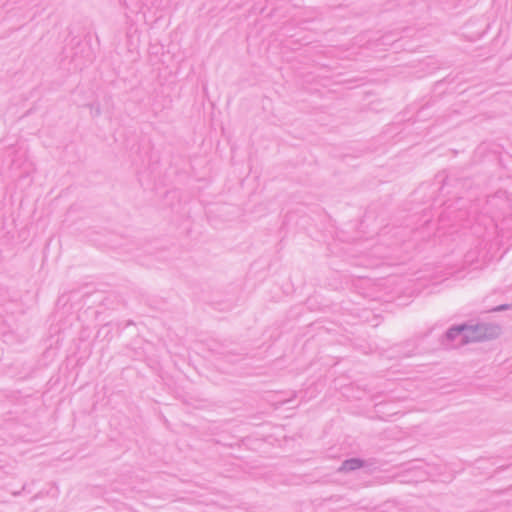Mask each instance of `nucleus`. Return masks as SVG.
<instances>
[{
    "mask_svg": "<svg viewBox=\"0 0 512 512\" xmlns=\"http://www.w3.org/2000/svg\"><path fill=\"white\" fill-rule=\"evenodd\" d=\"M500 328L489 323L462 324L451 327L446 332V340L451 348L461 345L491 339L499 334Z\"/></svg>",
    "mask_w": 512,
    "mask_h": 512,
    "instance_id": "nucleus-2",
    "label": "nucleus"
},
{
    "mask_svg": "<svg viewBox=\"0 0 512 512\" xmlns=\"http://www.w3.org/2000/svg\"><path fill=\"white\" fill-rule=\"evenodd\" d=\"M469 215L473 216L480 225L486 229L494 227L503 231L509 226L505 224L506 218L512 215V198L505 191H498L489 196L483 206L477 200L470 205Z\"/></svg>",
    "mask_w": 512,
    "mask_h": 512,
    "instance_id": "nucleus-1",
    "label": "nucleus"
},
{
    "mask_svg": "<svg viewBox=\"0 0 512 512\" xmlns=\"http://www.w3.org/2000/svg\"><path fill=\"white\" fill-rule=\"evenodd\" d=\"M509 308L508 305H500V306H497L493 309V311H503V310H507Z\"/></svg>",
    "mask_w": 512,
    "mask_h": 512,
    "instance_id": "nucleus-5",
    "label": "nucleus"
},
{
    "mask_svg": "<svg viewBox=\"0 0 512 512\" xmlns=\"http://www.w3.org/2000/svg\"><path fill=\"white\" fill-rule=\"evenodd\" d=\"M462 201L463 200H461V199L458 200V202H460V203H462ZM462 207H463V204H460V206H459V210L460 211H459V213L456 216V218L459 219V220H461L463 218V216L466 214V213L462 212Z\"/></svg>",
    "mask_w": 512,
    "mask_h": 512,
    "instance_id": "nucleus-4",
    "label": "nucleus"
},
{
    "mask_svg": "<svg viewBox=\"0 0 512 512\" xmlns=\"http://www.w3.org/2000/svg\"><path fill=\"white\" fill-rule=\"evenodd\" d=\"M363 465V462L360 459L357 458H351L348 460H345L341 467L339 468L340 471H353L356 469H359Z\"/></svg>",
    "mask_w": 512,
    "mask_h": 512,
    "instance_id": "nucleus-3",
    "label": "nucleus"
}]
</instances>
